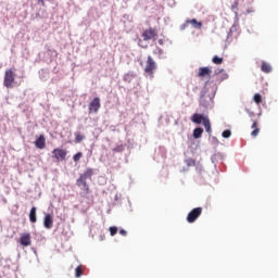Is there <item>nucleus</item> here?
I'll return each instance as SVG.
<instances>
[{
  "mask_svg": "<svg viewBox=\"0 0 278 278\" xmlns=\"http://www.w3.org/2000/svg\"><path fill=\"white\" fill-rule=\"evenodd\" d=\"M16 79V74L13 72L12 68L7 70L4 72V80H3V86L5 88H14V81Z\"/></svg>",
  "mask_w": 278,
  "mask_h": 278,
  "instance_id": "obj_1",
  "label": "nucleus"
},
{
  "mask_svg": "<svg viewBox=\"0 0 278 278\" xmlns=\"http://www.w3.org/2000/svg\"><path fill=\"white\" fill-rule=\"evenodd\" d=\"M156 68H157V64L155 63L153 58L151 55H149L148 60L146 62L144 73H147V75H150L151 77H153V74L155 73Z\"/></svg>",
  "mask_w": 278,
  "mask_h": 278,
  "instance_id": "obj_2",
  "label": "nucleus"
},
{
  "mask_svg": "<svg viewBox=\"0 0 278 278\" xmlns=\"http://www.w3.org/2000/svg\"><path fill=\"white\" fill-rule=\"evenodd\" d=\"M157 36V28L149 27L141 34V38L144 41L148 40H155V37Z\"/></svg>",
  "mask_w": 278,
  "mask_h": 278,
  "instance_id": "obj_3",
  "label": "nucleus"
},
{
  "mask_svg": "<svg viewBox=\"0 0 278 278\" xmlns=\"http://www.w3.org/2000/svg\"><path fill=\"white\" fill-rule=\"evenodd\" d=\"M201 214H203V207H195L191 210L190 213L187 215V222L191 224L197 223V219L199 218V216H201Z\"/></svg>",
  "mask_w": 278,
  "mask_h": 278,
  "instance_id": "obj_4",
  "label": "nucleus"
},
{
  "mask_svg": "<svg viewBox=\"0 0 278 278\" xmlns=\"http://www.w3.org/2000/svg\"><path fill=\"white\" fill-rule=\"evenodd\" d=\"M99 110H101V99L99 97H96L89 103V114H97Z\"/></svg>",
  "mask_w": 278,
  "mask_h": 278,
  "instance_id": "obj_5",
  "label": "nucleus"
},
{
  "mask_svg": "<svg viewBox=\"0 0 278 278\" xmlns=\"http://www.w3.org/2000/svg\"><path fill=\"white\" fill-rule=\"evenodd\" d=\"M66 150L56 148L52 151V157L56 160V162H63V160H66Z\"/></svg>",
  "mask_w": 278,
  "mask_h": 278,
  "instance_id": "obj_6",
  "label": "nucleus"
},
{
  "mask_svg": "<svg viewBox=\"0 0 278 278\" xmlns=\"http://www.w3.org/2000/svg\"><path fill=\"white\" fill-rule=\"evenodd\" d=\"M20 244L22 247H31V233L24 232L20 237Z\"/></svg>",
  "mask_w": 278,
  "mask_h": 278,
  "instance_id": "obj_7",
  "label": "nucleus"
},
{
  "mask_svg": "<svg viewBox=\"0 0 278 278\" xmlns=\"http://www.w3.org/2000/svg\"><path fill=\"white\" fill-rule=\"evenodd\" d=\"M86 178H81L80 176L76 180V186L78 188H81L84 191H86V194H90V186H88V182L86 181Z\"/></svg>",
  "mask_w": 278,
  "mask_h": 278,
  "instance_id": "obj_8",
  "label": "nucleus"
},
{
  "mask_svg": "<svg viewBox=\"0 0 278 278\" xmlns=\"http://www.w3.org/2000/svg\"><path fill=\"white\" fill-rule=\"evenodd\" d=\"M43 227L46 229H51L53 227V216L51 214H46L43 217Z\"/></svg>",
  "mask_w": 278,
  "mask_h": 278,
  "instance_id": "obj_9",
  "label": "nucleus"
},
{
  "mask_svg": "<svg viewBox=\"0 0 278 278\" xmlns=\"http://www.w3.org/2000/svg\"><path fill=\"white\" fill-rule=\"evenodd\" d=\"M36 149H45L47 147V139L45 135H40L39 138L35 141Z\"/></svg>",
  "mask_w": 278,
  "mask_h": 278,
  "instance_id": "obj_10",
  "label": "nucleus"
},
{
  "mask_svg": "<svg viewBox=\"0 0 278 278\" xmlns=\"http://www.w3.org/2000/svg\"><path fill=\"white\" fill-rule=\"evenodd\" d=\"M212 75V70L210 67H200L198 77H210Z\"/></svg>",
  "mask_w": 278,
  "mask_h": 278,
  "instance_id": "obj_11",
  "label": "nucleus"
},
{
  "mask_svg": "<svg viewBox=\"0 0 278 278\" xmlns=\"http://www.w3.org/2000/svg\"><path fill=\"white\" fill-rule=\"evenodd\" d=\"M204 118H207L199 113L192 115L191 121L195 123V125H201L204 122Z\"/></svg>",
  "mask_w": 278,
  "mask_h": 278,
  "instance_id": "obj_12",
  "label": "nucleus"
},
{
  "mask_svg": "<svg viewBox=\"0 0 278 278\" xmlns=\"http://www.w3.org/2000/svg\"><path fill=\"white\" fill-rule=\"evenodd\" d=\"M92 175H94V170L92 168H87L83 174L79 175L83 179H92Z\"/></svg>",
  "mask_w": 278,
  "mask_h": 278,
  "instance_id": "obj_13",
  "label": "nucleus"
},
{
  "mask_svg": "<svg viewBox=\"0 0 278 278\" xmlns=\"http://www.w3.org/2000/svg\"><path fill=\"white\" fill-rule=\"evenodd\" d=\"M188 23H189V25H192V27H194V29H201V27H203V23L197 21V18L187 20V24Z\"/></svg>",
  "mask_w": 278,
  "mask_h": 278,
  "instance_id": "obj_14",
  "label": "nucleus"
},
{
  "mask_svg": "<svg viewBox=\"0 0 278 278\" xmlns=\"http://www.w3.org/2000/svg\"><path fill=\"white\" fill-rule=\"evenodd\" d=\"M261 71L263 73H271L273 72V67L270 66V64L266 63V62H262V66H261Z\"/></svg>",
  "mask_w": 278,
  "mask_h": 278,
  "instance_id": "obj_15",
  "label": "nucleus"
},
{
  "mask_svg": "<svg viewBox=\"0 0 278 278\" xmlns=\"http://www.w3.org/2000/svg\"><path fill=\"white\" fill-rule=\"evenodd\" d=\"M36 206H33L29 212V220L30 223H36L38 218L36 217Z\"/></svg>",
  "mask_w": 278,
  "mask_h": 278,
  "instance_id": "obj_16",
  "label": "nucleus"
},
{
  "mask_svg": "<svg viewBox=\"0 0 278 278\" xmlns=\"http://www.w3.org/2000/svg\"><path fill=\"white\" fill-rule=\"evenodd\" d=\"M211 101H212V98L205 97V96L201 97L200 99V103L201 105H203V108H207Z\"/></svg>",
  "mask_w": 278,
  "mask_h": 278,
  "instance_id": "obj_17",
  "label": "nucleus"
},
{
  "mask_svg": "<svg viewBox=\"0 0 278 278\" xmlns=\"http://www.w3.org/2000/svg\"><path fill=\"white\" fill-rule=\"evenodd\" d=\"M252 129H254V130L251 132L252 138H257V136L260 135V128L257 127V122H254V123L252 124Z\"/></svg>",
  "mask_w": 278,
  "mask_h": 278,
  "instance_id": "obj_18",
  "label": "nucleus"
},
{
  "mask_svg": "<svg viewBox=\"0 0 278 278\" xmlns=\"http://www.w3.org/2000/svg\"><path fill=\"white\" fill-rule=\"evenodd\" d=\"M86 269V267H84V265H79L76 267L75 269V277L79 278L84 275V270Z\"/></svg>",
  "mask_w": 278,
  "mask_h": 278,
  "instance_id": "obj_19",
  "label": "nucleus"
},
{
  "mask_svg": "<svg viewBox=\"0 0 278 278\" xmlns=\"http://www.w3.org/2000/svg\"><path fill=\"white\" fill-rule=\"evenodd\" d=\"M134 77H136L135 74L127 73V74L124 75L123 81H125L126 84H131Z\"/></svg>",
  "mask_w": 278,
  "mask_h": 278,
  "instance_id": "obj_20",
  "label": "nucleus"
},
{
  "mask_svg": "<svg viewBox=\"0 0 278 278\" xmlns=\"http://www.w3.org/2000/svg\"><path fill=\"white\" fill-rule=\"evenodd\" d=\"M201 136H203V128L199 127V128H195L193 130V138L195 140H199V138H201Z\"/></svg>",
  "mask_w": 278,
  "mask_h": 278,
  "instance_id": "obj_21",
  "label": "nucleus"
},
{
  "mask_svg": "<svg viewBox=\"0 0 278 278\" xmlns=\"http://www.w3.org/2000/svg\"><path fill=\"white\" fill-rule=\"evenodd\" d=\"M203 125L207 131V134H212V124L210 123V118H204Z\"/></svg>",
  "mask_w": 278,
  "mask_h": 278,
  "instance_id": "obj_22",
  "label": "nucleus"
},
{
  "mask_svg": "<svg viewBox=\"0 0 278 278\" xmlns=\"http://www.w3.org/2000/svg\"><path fill=\"white\" fill-rule=\"evenodd\" d=\"M83 140H86V136L81 135V132H76L75 142H81Z\"/></svg>",
  "mask_w": 278,
  "mask_h": 278,
  "instance_id": "obj_23",
  "label": "nucleus"
},
{
  "mask_svg": "<svg viewBox=\"0 0 278 278\" xmlns=\"http://www.w3.org/2000/svg\"><path fill=\"white\" fill-rule=\"evenodd\" d=\"M253 101L260 105V103H262V94L260 93H255L254 97H253Z\"/></svg>",
  "mask_w": 278,
  "mask_h": 278,
  "instance_id": "obj_24",
  "label": "nucleus"
},
{
  "mask_svg": "<svg viewBox=\"0 0 278 278\" xmlns=\"http://www.w3.org/2000/svg\"><path fill=\"white\" fill-rule=\"evenodd\" d=\"M125 151V147L123 144H119L113 149V153H123Z\"/></svg>",
  "mask_w": 278,
  "mask_h": 278,
  "instance_id": "obj_25",
  "label": "nucleus"
},
{
  "mask_svg": "<svg viewBox=\"0 0 278 278\" xmlns=\"http://www.w3.org/2000/svg\"><path fill=\"white\" fill-rule=\"evenodd\" d=\"M213 64H223V58L215 55L212 60Z\"/></svg>",
  "mask_w": 278,
  "mask_h": 278,
  "instance_id": "obj_26",
  "label": "nucleus"
},
{
  "mask_svg": "<svg viewBox=\"0 0 278 278\" xmlns=\"http://www.w3.org/2000/svg\"><path fill=\"white\" fill-rule=\"evenodd\" d=\"M83 156H84V153L77 152V153L73 156V160H74V162H79Z\"/></svg>",
  "mask_w": 278,
  "mask_h": 278,
  "instance_id": "obj_27",
  "label": "nucleus"
},
{
  "mask_svg": "<svg viewBox=\"0 0 278 278\" xmlns=\"http://www.w3.org/2000/svg\"><path fill=\"white\" fill-rule=\"evenodd\" d=\"M110 235L114 236L115 233H118V227L112 226L109 228Z\"/></svg>",
  "mask_w": 278,
  "mask_h": 278,
  "instance_id": "obj_28",
  "label": "nucleus"
},
{
  "mask_svg": "<svg viewBox=\"0 0 278 278\" xmlns=\"http://www.w3.org/2000/svg\"><path fill=\"white\" fill-rule=\"evenodd\" d=\"M222 136H223V138H230L231 137V130H229V129L224 130Z\"/></svg>",
  "mask_w": 278,
  "mask_h": 278,
  "instance_id": "obj_29",
  "label": "nucleus"
},
{
  "mask_svg": "<svg viewBox=\"0 0 278 278\" xmlns=\"http://www.w3.org/2000/svg\"><path fill=\"white\" fill-rule=\"evenodd\" d=\"M154 55H162L164 53V50L161 48L156 47L155 50L153 51Z\"/></svg>",
  "mask_w": 278,
  "mask_h": 278,
  "instance_id": "obj_30",
  "label": "nucleus"
},
{
  "mask_svg": "<svg viewBox=\"0 0 278 278\" xmlns=\"http://www.w3.org/2000/svg\"><path fill=\"white\" fill-rule=\"evenodd\" d=\"M188 25H190V23H188V20H187L186 23L181 25V29H186V27H187Z\"/></svg>",
  "mask_w": 278,
  "mask_h": 278,
  "instance_id": "obj_31",
  "label": "nucleus"
},
{
  "mask_svg": "<svg viewBox=\"0 0 278 278\" xmlns=\"http://www.w3.org/2000/svg\"><path fill=\"white\" fill-rule=\"evenodd\" d=\"M121 236H127V231L125 229L119 230Z\"/></svg>",
  "mask_w": 278,
  "mask_h": 278,
  "instance_id": "obj_32",
  "label": "nucleus"
},
{
  "mask_svg": "<svg viewBox=\"0 0 278 278\" xmlns=\"http://www.w3.org/2000/svg\"><path fill=\"white\" fill-rule=\"evenodd\" d=\"M238 8V0H235L233 4H232V10Z\"/></svg>",
  "mask_w": 278,
  "mask_h": 278,
  "instance_id": "obj_33",
  "label": "nucleus"
},
{
  "mask_svg": "<svg viewBox=\"0 0 278 278\" xmlns=\"http://www.w3.org/2000/svg\"><path fill=\"white\" fill-rule=\"evenodd\" d=\"M159 45H164V40L160 39Z\"/></svg>",
  "mask_w": 278,
  "mask_h": 278,
  "instance_id": "obj_34",
  "label": "nucleus"
},
{
  "mask_svg": "<svg viewBox=\"0 0 278 278\" xmlns=\"http://www.w3.org/2000/svg\"><path fill=\"white\" fill-rule=\"evenodd\" d=\"M39 3H42V5L45 4V0H37Z\"/></svg>",
  "mask_w": 278,
  "mask_h": 278,
  "instance_id": "obj_35",
  "label": "nucleus"
}]
</instances>
